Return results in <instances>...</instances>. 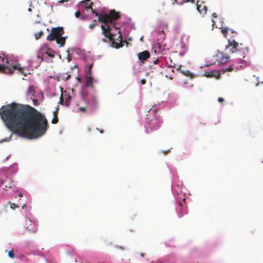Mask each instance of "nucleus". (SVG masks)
Returning <instances> with one entry per match:
<instances>
[{
	"label": "nucleus",
	"instance_id": "f257e3e1",
	"mask_svg": "<svg viewBox=\"0 0 263 263\" xmlns=\"http://www.w3.org/2000/svg\"><path fill=\"white\" fill-rule=\"evenodd\" d=\"M0 115L8 129L22 137H40L49 127L46 117L29 105L13 102L0 109Z\"/></svg>",
	"mask_w": 263,
	"mask_h": 263
},
{
	"label": "nucleus",
	"instance_id": "f03ea898",
	"mask_svg": "<svg viewBox=\"0 0 263 263\" xmlns=\"http://www.w3.org/2000/svg\"><path fill=\"white\" fill-rule=\"evenodd\" d=\"M120 18V14L114 9L109 11V13H104L103 15L99 17V22L104 23L106 27L101 25V28L102 30V34L106 38H107L111 42L112 47L119 48L122 46V37L120 30L118 31L119 36L117 39L115 38V35L111 32V27L108 23L111 24L114 21L117 20Z\"/></svg>",
	"mask_w": 263,
	"mask_h": 263
},
{
	"label": "nucleus",
	"instance_id": "7ed1b4c3",
	"mask_svg": "<svg viewBox=\"0 0 263 263\" xmlns=\"http://www.w3.org/2000/svg\"><path fill=\"white\" fill-rule=\"evenodd\" d=\"M97 105V100L96 96L81 93L80 100L77 103L79 107L77 112L84 114L90 113L95 110Z\"/></svg>",
	"mask_w": 263,
	"mask_h": 263
},
{
	"label": "nucleus",
	"instance_id": "20e7f679",
	"mask_svg": "<svg viewBox=\"0 0 263 263\" xmlns=\"http://www.w3.org/2000/svg\"><path fill=\"white\" fill-rule=\"evenodd\" d=\"M0 73L11 74L13 73L14 70L17 69L25 76H26L23 71L24 68L21 67L20 64L14 65L10 57L4 55L3 57H0Z\"/></svg>",
	"mask_w": 263,
	"mask_h": 263
},
{
	"label": "nucleus",
	"instance_id": "39448f33",
	"mask_svg": "<svg viewBox=\"0 0 263 263\" xmlns=\"http://www.w3.org/2000/svg\"><path fill=\"white\" fill-rule=\"evenodd\" d=\"M226 48L229 49L231 53L235 52H241L243 54L248 52V48L244 46L243 44L240 43L239 45L235 40L231 41L228 40V44L226 45Z\"/></svg>",
	"mask_w": 263,
	"mask_h": 263
},
{
	"label": "nucleus",
	"instance_id": "423d86ee",
	"mask_svg": "<svg viewBox=\"0 0 263 263\" xmlns=\"http://www.w3.org/2000/svg\"><path fill=\"white\" fill-rule=\"evenodd\" d=\"M64 33V31L63 27H53L50 30V33L47 36V40L49 41H53L62 36Z\"/></svg>",
	"mask_w": 263,
	"mask_h": 263
},
{
	"label": "nucleus",
	"instance_id": "0eeeda50",
	"mask_svg": "<svg viewBox=\"0 0 263 263\" xmlns=\"http://www.w3.org/2000/svg\"><path fill=\"white\" fill-rule=\"evenodd\" d=\"M47 49L46 48H42L40 50V52L37 54V58L40 59L42 61L43 60V58L46 57V56L49 57L50 58H53L54 57V55L51 52H49L47 50Z\"/></svg>",
	"mask_w": 263,
	"mask_h": 263
},
{
	"label": "nucleus",
	"instance_id": "6e6552de",
	"mask_svg": "<svg viewBox=\"0 0 263 263\" xmlns=\"http://www.w3.org/2000/svg\"><path fill=\"white\" fill-rule=\"evenodd\" d=\"M92 2L88 3L85 1H82L78 4V8L79 9H82V8H84L86 10H88L92 8L93 5Z\"/></svg>",
	"mask_w": 263,
	"mask_h": 263
},
{
	"label": "nucleus",
	"instance_id": "1a4fd4ad",
	"mask_svg": "<svg viewBox=\"0 0 263 263\" xmlns=\"http://www.w3.org/2000/svg\"><path fill=\"white\" fill-rule=\"evenodd\" d=\"M92 66V64L89 66L88 72L86 73V85L89 86H91L92 84V78L91 77V68Z\"/></svg>",
	"mask_w": 263,
	"mask_h": 263
},
{
	"label": "nucleus",
	"instance_id": "9d476101",
	"mask_svg": "<svg viewBox=\"0 0 263 263\" xmlns=\"http://www.w3.org/2000/svg\"><path fill=\"white\" fill-rule=\"evenodd\" d=\"M162 123V121L160 119H156L151 120V129L156 130L159 128L161 124Z\"/></svg>",
	"mask_w": 263,
	"mask_h": 263
},
{
	"label": "nucleus",
	"instance_id": "9b49d317",
	"mask_svg": "<svg viewBox=\"0 0 263 263\" xmlns=\"http://www.w3.org/2000/svg\"><path fill=\"white\" fill-rule=\"evenodd\" d=\"M138 59L142 62L147 60L150 57V53L147 50L139 52L138 54Z\"/></svg>",
	"mask_w": 263,
	"mask_h": 263
},
{
	"label": "nucleus",
	"instance_id": "f8f14e48",
	"mask_svg": "<svg viewBox=\"0 0 263 263\" xmlns=\"http://www.w3.org/2000/svg\"><path fill=\"white\" fill-rule=\"evenodd\" d=\"M57 43L60 45V47L64 46L65 44L66 37L62 36L55 39Z\"/></svg>",
	"mask_w": 263,
	"mask_h": 263
},
{
	"label": "nucleus",
	"instance_id": "ddd939ff",
	"mask_svg": "<svg viewBox=\"0 0 263 263\" xmlns=\"http://www.w3.org/2000/svg\"><path fill=\"white\" fill-rule=\"evenodd\" d=\"M229 58V56L227 54L222 53L220 54V61L221 63H224L228 61Z\"/></svg>",
	"mask_w": 263,
	"mask_h": 263
},
{
	"label": "nucleus",
	"instance_id": "4468645a",
	"mask_svg": "<svg viewBox=\"0 0 263 263\" xmlns=\"http://www.w3.org/2000/svg\"><path fill=\"white\" fill-rule=\"evenodd\" d=\"M35 91V88L34 86H30L28 88L27 91V96L28 97H31L34 96V92Z\"/></svg>",
	"mask_w": 263,
	"mask_h": 263
},
{
	"label": "nucleus",
	"instance_id": "2eb2a0df",
	"mask_svg": "<svg viewBox=\"0 0 263 263\" xmlns=\"http://www.w3.org/2000/svg\"><path fill=\"white\" fill-rule=\"evenodd\" d=\"M201 7V5H197V7H196V8L198 10V11L201 13H206V7L205 6H203V7L202 8V9L203 10V12L202 11V10H200V8Z\"/></svg>",
	"mask_w": 263,
	"mask_h": 263
},
{
	"label": "nucleus",
	"instance_id": "dca6fc26",
	"mask_svg": "<svg viewBox=\"0 0 263 263\" xmlns=\"http://www.w3.org/2000/svg\"><path fill=\"white\" fill-rule=\"evenodd\" d=\"M43 33H43V31H40L39 32H36L34 34V37H35V39L36 40L39 39L43 35Z\"/></svg>",
	"mask_w": 263,
	"mask_h": 263
},
{
	"label": "nucleus",
	"instance_id": "f3484780",
	"mask_svg": "<svg viewBox=\"0 0 263 263\" xmlns=\"http://www.w3.org/2000/svg\"><path fill=\"white\" fill-rule=\"evenodd\" d=\"M90 10L93 14H94L96 16L98 17V21L99 22V17L101 15H103L104 13L99 14L95 10L93 9L92 7L90 9Z\"/></svg>",
	"mask_w": 263,
	"mask_h": 263
},
{
	"label": "nucleus",
	"instance_id": "a211bd4d",
	"mask_svg": "<svg viewBox=\"0 0 263 263\" xmlns=\"http://www.w3.org/2000/svg\"><path fill=\"white\" fill-rule=\"evenodd\" d=\"M221 31L224 36L226 37L228 34V28L227 27L222 28Z\"/></svg>",
	"mask_w": 263,
	"mask_h": 263
},
{
	"label": "nucleus",
	"instance_id": "6ab92c4d",
	"mask_svg": "<svg viewBox=\"0 0 263 263\" xmlns=\"http://www.w3.org/2000/svg\"><path fill=\"white\" fill-rule=\"evenodd\" d=\"M97 20H94L92 23L89 25V28L91 29H92L94 28V27L97 25Z\"/></svg>",
	"mask_w": 263,
	"mask_h": 263
},
{
	"label": "nucleus",
	"instance_id": "aec40b11",
	"mask_svg": "<svg viewBox=\"0 0 263 263\" xmlns=\"http://www.w3.org/2000/svg\"><path fill=\"white\" fill-rule=\"evenodd\" d=\"M12 182V180H11L10 182H9L8 185H5L4 187H3V189L7 191L8 189L11 188Z\"/></svg>",
	"mask_w": 263,
	"mask_h": 263
},
{
	"label": "nucleus",
	"instance_id": "412c9836",
	"mask_svg": "<svg viewBox=\"0 0 263 263\" xmlns=\"http://www.w3.org/2000/svg\"><path fill=\"white\" fill-rule=\"evenodd\" d=\"M182 73H183L186 76H191L193 75V74H192L191 72L188 70H183Z\"/></svg>",
	"mask_w": 263,
	"mask_h": 263
},
{
	"label": "nucleus",
	"instance_id": "4be33fe9",
	"mask_svg": "<svg viewBox=\"0 0 263 263\" xmlns=\"http://www.w3.org/2000/svg\"><path fill=\"white\" fill-rule=\"evenodd\" d=\"M8 256L11 258H14L15 257V255L13 252V250H11L8 251Z\"/></svg>",
	"mask_w": 263,
	"mask_h": 263
},
{
	"label": "nucleus",
	"instance_id": "5701e85b",
	"mask_svg": "<svg viewBox=\"0 0 263 263\" xmlns=\"http://www.w3.org/2000/svg\"><path fill=\"white\" fill-rule=\"evenodd\" d=\"M58 121H59L58 117L57 116H56V115H55L52 119V120L51 121V123L52 124H57L58 122Z\"/></svg>",
	"mask_w": 263,
	"mask_h": 263
},
{
	"label": "nucleus",
	"instance_id": "b1692460",
	"mask_svg": "<svg viewBox=\"0 0 263 263\" xmlns=\"http://www.w3.org/2000/svg\"><path fill=\"white\" fill-rule=\"evenodd\" d=\"M71 99V97L70 96H68L66 98L65 100V105L68 106L70 103V101Z\"/></svg>",
	"mask_w": 263,
	"mask_h": 263
},
{
	"label": "nucleus",
	"instance_id": "393cba45",
	"mask_svg": "<svg viewBox=\"0 0 263 263\" xmlns=\"http://www.w3.org/2000/svg\"><path fill=\"white\" fill-rule=\"evenodd\" d=\"M9 203L10 204V208L12 209H14L15 208H18V206L17 204H15V203H11V202H9Z\"/></svg>",
	"mask_w": 263,
	"mask_h": 263
},
{
	"label": "nucleus",
	"instance_id": "a878e982",
	"mask_svg": "<svg viewBox=\"0 0 263 263\" xmlns=\"http://www.w3.org/2000/svg\"><path fill=\"white\" fill-rule=\"evenodd\" d=\"M170 62H171V64H169V65L168 66V67H172V68H176V64L174 63H173L172 62V60L171 59H170Z\"/></svg>",
	"mask_w": 263,
	"mask_h": 263
},
{
	"label": "nucleus",
	"instance_id": "bb28decb",
	"mask_svg": "<svg viewBox=\"0 0 263 263\" xmlns=\"http://www.w3.org/2000/svg\"><path fill=\"white\" fill-rule=\"evenodd\" d=\"M182 67V66L180 65L179 66H178V67L176 68V70L177 71H179L180 72L182 73V71H183Z\"/></svg>",
	"mask_w": 263,
	"mask_h": 263
},
{
	"label": "nucleus",
	"instance_id": "cd10ccee",
	"mask_svg": "<svg viewBox=\"0 0 263 263\" xmlns=\"http://www.w3.org/2000/svg\"><path fill=\"white\" fill-rule=\"evenodd\" d=\"M233 69L232 66H230L229 67L226 68L224 71H232Z\"/></svg>",
	"mask_w": 263,
	"mask_h": 263
},
{
	"label": "nucleus",
	"instance_id": "c85d7f7f",
	"mask_svg": "<svg viewBox=\"0 0 263 263\" xmlns=\"http://www.w3.org/2000/svg\"><path fill=\"white\" fill-rule=\"evenodd\" d=\"M80 15H81V13L79 11H78L75 13V16L77 18L79 17Z\"/></svg>",
	"mask_w": 263,
	"mask_h": 263
},
{
	"label": "nucleus",
	"instance_id": "c756f323",
	"mask_svg": "<svg viewBox=\"0 0 263 263\" xmlns=\"http://www.w3.org/2000/svg\"><path fill=\"white\" fill-rule=\"evenodd\" d=\"M63 102H64V100H63V95H62V96H61V97L60 98V100L59 103L60 104H63Z\"/></svg>",
	"mask_w": 263,
	"mask_h": 263
},
{
	"label": "nucleus",
	"instance_id": "7c9ffc66",
	"mask_svg": "<svg viewBox=\"0 0 263 263\" xmlns=\"http://www.w3.org/2000/svg\"><path fill=\"white\" fill-rule=\"evenodd\" d=\"M58 110H59V108H57L56 110H55L54 112H53V116L54 117V116L56 115V116L58 117Z\"/></svg>",
	"mask_w": 263,
	"mask_h": 263
},
{
	"label": "nucleus",
	"instance_id": "2f4dec72",
	"mask_svg": "<svg viewBox=\"0 0 263 263\" xmlns=\"http://www.w3.org/2000/svg\"><path fill=\"white\" fill-rule=\"evenodd\" d=\"M178 211H179V216L180 217H182L183 216V214L181 212V208H180L179 209H178Z\"/></svg>",
	"mask_w": 263,
	"mask_h": 263
},
{
	"label": "nucleus",
	"instance_id": "473e14b6",
	"mask_svg": "<svg viewBox=\"0 0 263 263\" xmlns=\"http://www.w3.org/2000/svg\"><path fill=\"white\" fill-rule=\"evenodd\" d=\"M141 83L142 85H144L146 83V80L145 79H142L141 80Z\"/></svg>",
	"mask_w": 263,
	"mask_h": 263
},
{
	"label": "nucleus",
	"instance_id": "72a5a7b5",
	"mask_svg": "<svg viewBox=\"0 0 263 263\" xmlns=\"http://www.w3.org/2000/svg\"><path fill=\"white\" fill-rule=\"evenodd\" d=\"M218 101L219 102H221H221H223L224 99H223V98L220 97V98H218Z\"/></svg>",
	"mask_w": 263,
	"mask_h": 263
},
{
	"label": "nucleus",
	"instance_id": "f704fd0d",
	"mask_svg": "<svg viewBox=\"0 0 263 263\" xmlns=\"http://www.w3.org/2000/svg\"><path fill=\"white\" fill-rule=\"evenodd\" d=\"M191 2L192 3H195V0H186L185 2Z\"/></svg>",
	"mask_w": 263,
	"mask_h": 263
},
{
	"label": "nucleus",
	"instance_id": "c9c22d12",
	"mask_svg": "<svg viewBox=\"0 0 263 263\" xmlns=\"http://www.w3.org/2000/svg\"><path fill=\"white\" fill-rule=\"evenodd\" d=\"M206 76H213V72H208V74H206Z\"/></svg>",
	"mask_w": 263,
	"mask_h": 263
},
{
	"label": "nucleus",
	"instance_id": "e433bc0d",
	"mask_svg": "<svg viewBox=\"0 0 263 263\" xmlns=\"http://www.w3.org/2000/svg\"><path fill=\"white\" fill-rule=\"evenodd\" d=\"M11 138V137L10 136L8 139H4V140H2V142H3V141H8L10 140Z\"/></svg>",
	"mask_w": 263,
	"mask_h": 263
},
{
	"label": "nucleus",
	"instance_id": "4c0bfd02",
	"mask_svg": "<svg viewBox=\"0 0 263 263\" xmlns=\"http://www.w3.org/2000/svg\"><path fill=\"white\" fill-rule=\"evenodd\" d=\"M67 0H61V1H59V3H60V4H62L64 2H67Z\"/></svg>",
	"mask_w": 263,
	"mask_h": 263
},
{
	"label": "nucleus",
	"instance_id": "58836bf2",
	"mask_svg": "<svg viewBox=\"0 0 263 263\" xmlns=\"http://www.w3.org/2000/svg\"><path fill=\"white\" fill-rule=\"evenodd\" d=\"M27 205H26V204H24L23 205V206H22V209H24L25 208H27Z\"/></svg>",
	"mask_w": 263,
	"mask_h": 263
},
{
	"label": "nucleus",
	"instance_id": "ea45409f",
	"mask_svg": "<svg viewBox=\"0 0 263 263\" xmlns=\"http://www.w3.org/2000/svg\"><path fill=\"white\" fill-rule=\"evenodd\" d=\"M117 248H119V249H121L122 250H124V248L123 247H121V246H120V247L117 246Z\"/></svg>",
	"mask_w": 263,
	"mask_h": 263
},
{
	"label": "nucleus",
	"instance_id": "a19ab883",
	"mask_svg": "<svg viewBox=\"0 0 263 263\" xmlns=\"http://www.w3.org/2000/svg\"><path fill=\"white\" fill-rule=\"evenodd\" d=\"M97 130H99V129L98 128H97ZM99 132L101 133V134H103L104 133V130L103 129H101V130H99Z\"/></svg>",
	"mask_w": 263,
	"mask_h": 263
},
{
	"label": "nucleus",
	"instance_id": "79ce46f5",
	"mask_svg": "<svg viewBox=\"0 0 263 263\" xmlns=\"http://www.w3.org/2000/svg\"><path fill=\"white\" fill-rule=\"evenodd\" d=\"M70 77V75H68L66 78H65V80H68Z\"/></svg>",
	"mask_w": 263,
	"mask_h": 263
},
{
	"label": "nucleus",
	"instance_id": "37998d69",
	"mask_svg": "<svg viewBox=\"0 0 263 263\" xmlns=\"http://www.w3.org/2000/svg\"><path fill=\"white\" fill-rule=\"evenodd\" d=\"M18 196H19V197H23V194H22V193H19Z\"/></svg>",
	"mask_w": 263,
	"mask_h": 263
},
{
	"label": "nucleus",
	"instance_id": "c03bdc74",
	"mask_svg": "<svg viewBox=\"0 0 263 263\" xmlns=\"http://www.w3.org/2000/svg\"><path fill=\"white\" fill-rule=\"evenodd\" d=\"M178 204H179V206H180V207L182 206V204L180 202H178Z\"/></svg>",
	"mask_w": 263,
	"mask_h": 263
},
{
	"label": "nucleus",
	"instance_id": "a18cd8bd",
	"mask_svg": "<svg viewBox=\"0 0 263 263\" xmlns=\"http://www.w3.org/2000/svg\"><path fill=\"white\" fill-rule=\"evenodd\" d=\"M113 26L114 28H115L116 30H118L119 29L118 28L116 27L115 25Z\"/></svg>",
	"mask_w": 263,
	"mask_h": 263
},
{
	"label": "nucleus",
	"instance_id": "49530a36",
	"mask_svg": "<svg viewBox=\"0 0 263 263\" xmlns=\"http://www.w3.org/2000/svg\"><path fill=\"white\" fill-rule=\"evenodd\" d=\"M231 32L232 33H236V32L233 31V30H231Z\"/></svg>",
	"mask_w": 263,
	"mask_h": 263
},
{
	"label": "nucleus",
	"instance_id": "de8ad7c7",
	"mask_svg": "<svg viewBox=\"0 0 263 263\" xmlns=\"http://www.w3.org/2000/svg\"><path fill=\"white\" fill-rule=\"evenodd\" d=\"M157 62H158V60H157L156 61H155V62H154L155 64H156Z\"/></svg>",
	"mask_w": 263,
	"mask_h": 263
},
{
	"label": "nucleus",
	"instance_id": "09e8293b",
	"mask_svg": "<svg viewBox=\"0 0 263 263\" xmlns=\"http://www.w3.org/2000/svg\"><path fill=\"white\" fill-rule=\"evenodd\" d=\"M33 102L35 103V102H37V100H33Z\"/></svg>",
	"mask_w": 263,
	"mask_h": 263
},
{
	"label": "nucleus",
	"instance_id": "8fccbe9b",
	"mask_svg": "<svg viewBox=\"0 0 263 263\" xmlns=\"http://www.w3.org/2000/svg\"><path fill=\"white\" fill-rule=\"evenodd\" d=\"M90 1V0H85V1H86V2H88V3H89V2Z\"/></svg>",
	"mask_w": 263,
	"mask_h": 263
},
{
	"label": "nucleus",
	"instance_id": "3c124183",
	"mask_svg": "<svg viewBox=\"0 0 263 263\" xmlns=\"http://www.w3.org/2000/svg\"><path fill=\"white\" fill-rule=\"evenodd\" d=\"M28 11H31V8H29V9H28Z\"/></svg>",
	"mask_w": 263,
	"mask_h": 263
},
{
	"label": "nucleus",
	"instance_id": "603ef678",
	"mask_svg": "<svg viewBox=\"0 0 263 263\" xmlns=\"http://www.w3.org/2000/svg\"><path fill=\"white\" fill-rule=\"evenodd\" d=\"M87 129H88V130L89 132V131H90V128L89 127V128H87Z\"/></svg>",
	"mask_w": 263,
	"mask_h": 263
},
{
	"label": "nucleus",
	"instance_id": "864d4df0",
	"mask_svg": "<svg viewBox=\"0 0 263 263\" xmlns=\"http://www.w3.org/2000/svg\"><path fill=\"white\" fill-rule=\"evenodd\" d=\"M219 77H220V74H219V73H218V76H217V78H219Z\"/></svg>",
	"mask_w": 263,
	"mask_h": 263
},
{
	"label": "nucleus",
	"instance_id": "5fc2aeb1",
	"mask_svg": "<svg viewBox=\"0 0 263 263\" xmlns=\"http://www.w3.org/2000/svg\"><path fill=\"white\" fill-rule=\"evenodd\" d=\"M5 182V181H2V184H3Z\"/></svg>",
	"mask_w": 263,
	"mask_h": 263
},
{
	"label": "nucleus",
	"instance_id": "6e6d98bb",
	"mask_svg": "<svg viewBox=\"0 0 263 263\" xmlns=\"http://www.w3.org/2000/svg\"><path fill=\"white\" fill-rule=\"evenodd\" d=\"M36 23H40V21H36Z\"/></svg>",
	"mask_w": 263,
	"mask_h": 263
},
{
	"label": "nucleus",
	"instance_id": "4d7b16f0",
	"mask_svg": "<svg viewBox=\"0 0 263 263\" xmlns=\"http://www.w3.org/2000/svg\"><path fill=\"white\" fill-rule=\"evenodd\" d=\"M185 198H183V201H185Z\"/></svg>",
	"mask_w": 263,
	"mask_h": 263
},
{
	"label": "nucleus",
	"instance_id": "13d9d810",
	"mask_svg": "<svg viewBox=\"0 0 263 263\" xmlns=\"http://www.w3.org/2000/svg\"><path fill=\"white\" fill-rule=\"evenodd\" d=\"M215 13H213V15H214V16H215Z\"/></svg>",
	"mask_w": 263,
	"mask_h": 263
},
{
	"label": "nucleus",
	"instance_id": "bf43d9fd",
	"mask_svg": "<svg viewBox=\"0 0 263 263\" xmlns=\"http://www.w3.org/2000/svg\"><path fill=\"white\" fill-rule=\"evenodd\" d=\"M215 13H213V15H214V16H215Z\"/></svg>",
	"mask_w": 263,
	"mask_h": 263
}]
</instances>
